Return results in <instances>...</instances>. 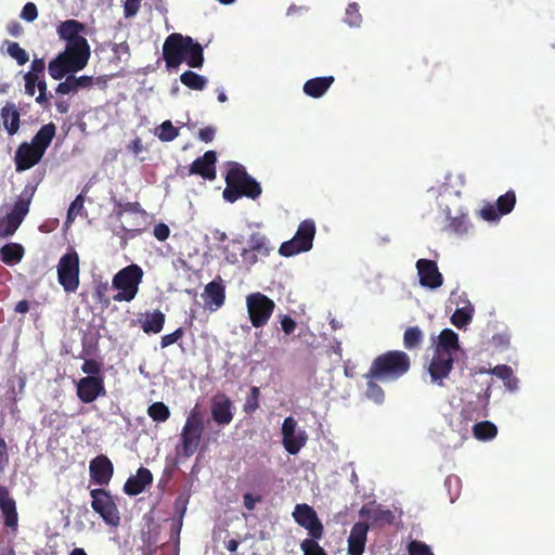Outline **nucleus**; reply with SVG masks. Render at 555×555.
I'll return each mask as SVG.
<instances>
[{
	"mask_svg": "<svg viewBox=\"0 0 555 555\" xmlns=\"http://www.w3.org/2000/svg\"><path fill=\"white\" fill-rule=\"evenodd\" d=\"M315 235V223L311 219L301 221L293 238L283 242L279 254L284 257H292L312 248Z\"/></svg>",
	"mask_w": 555,
	"mask_h": 555,
	"instance_id": "obj_9",
	"label": "nucleus"
},
{
	"mask_svg": "<svg viewBox=\"0 0 555 555\" xmlns=\"http://www.w3.org/2000/svg\"><path fill=\"white\" fill-rule=\"evenodd\" d=\"M409 555H434L430 547L421 541H411L408 545Z\"/></svg>",
	"mask_w": 555,
	"mask_h": 555,
	"instance_id": "obj_51",
	"label": "nucleus"
},
{
	"mask_svg": "<svg viewBox=\"0 0 555 555\" xmlns=\"http://www.w3.org/2000/svg\"><path fill=\"white\" fill-rule=\"evenodd\" d=\"M153 482V475L149 468L140 467L134 476H130L124 485V492L134 496L142 493Z\"/></svg>",
	"mask_w": 555,
	"mask_h": 555,
	"instance_id": "obj_24",
	"label": "nucleus"
},
{
	"mask_svg": "<svg viewBox=\"0 0 555 555\" xmlns=\"http://www.w3.org/2000/svg\"><path fill=\"white\" fill-rule=\"evenodd\" d=\"M259 399L260 389L257 386H253L250 388L248 396L246 397L245 403L243 405V411L246 414H253L254 412H256L260 406Z\"/></svg>",
	"mask_w": 555,
	"mask_h": 555,
	"instance_id": "obj_44",
	"label": "nucleus"
},
{
	"mask_svg": "<svg viewBox=\"0 0 555 555\" xmlns=\"http://www.w3.org/2000/svg\"><path fill=\"white\" fill-rule=\"evenodd\" d=\"M85 205V195L82 193L78 194L76 198L70 203L67 216H66V222L72 223L78 215L81 214L83 210Z\"/></svg>",
	"mask_w": 555,
	"mask_h": 555,
	"instance_id": "obj_47",
	"label": "nucleus"
},
{
	"mask_svg": "<svg viewBox=\"0 0 555 555\" xmlns=\"http://www.w3.org/2000/svg\"><path fill=\"white\" fill-rule=\"evenodd\" d=\"M89 474L93 483L107 486L114 474V465L106 455L100 454L90 461Z\"/></svg>",
	"mask_w": 555,
	"mask_h": 555,
	"instance_id": "obj_15",
	"label": "nucleus"
},
{
	"mask_svg": "<svg viewBox=\"0 0 555 555\" xmlns=\"http://www.w3.org/2000/svg\"><path fill=\"white\" fill-rule=\"evenodd\" d=\"M7 52L18 65H24L29 61L27 51L18 42H9Z\"/></svg>",
	"mask_w": 555,
	"mask_h": 555,
	"instance_id": "obj_45",
	"label": "nucleus"
},
{
	"mask_svg": "<svg viewBox=\"0 0 555 555\" xmlns=\"http://www.w3.org/2000/svg\"><path fill=\"white\" fill-rule=\"evenodd\" d=\"M454 357L453 354H444L441 352H434L433 359L428 365V373L431 382L439 386L443 385V379L449 376L453 369Z\"/></svg>",
	"mask_w": 555,
	"mask_h": 555,
	"instance_id": "obj_16",
	"label": "nucleus"
},
{
	"mask_svg": "<svg viewBox=\"0 0 555 555\" xmlns=\"http://www.w3.org/2000/svg\"><path fill=\"white\" fill-rule=\"evenodd\" d=\"M248 320L255 328H262L271 319L275 302L267 295L255 292L246 296Z\"/></svg>",
	"mask_w": 555,
	"mask_h": 555,
	"instance_id": "obj_10",
	"label": "nucleus"
},
{
	"mask_svg": "<svg viewBox=\"0 0 555 555\" xmlns=\"http://www.w3.org/2000/svg\"><path fill=\"white\" fill-rule=\"evenodd\" d=\"M184 336V330L182 327L177 328L170 334H166L160 339V347L166 348L175 343H178Z\"/></svg>",
	"mask_w": 555,
	"mask_h": 555,
	"instance_id": "obj_52",
	"label": "nucleus"
},
{
	"mask_svg": "<svg viewBox=\"0 0 555 555\" xmlns=\"http://www.w3.org/2000/svg\"><path fill=\"white\" fill-rule=\"evenodd\" d=\"M423 341V332L417 326H410L404 331L403 345L405 349L413 350L418 348Z\"/></svg>",
	"mask_w": 555,
	"mask_h": 555,
	"instance_id": "obj_37",
	"label": "nucleus"
},
{
	"mask_svg": "<svg viewBox=\"0 0 555 555\" xmlns=\"http://www.w3.org/2000/svg\"><path fill=\"white\" fill-rule=\"evenodd\" d=\"M297 422L294 417L288 416L284 420L282 424V436L291 437L292 434L296 433Z\"/></svg>",
	"mask_w": 555,
	"mask_h": 555,
	"instance_id": "obj_63",
	"label": "nucleus"
},
{
	"mask_svg": "<svg viewBox=\"0 0 555 555\" xmlns=\"http://www.w3.org/2000/svg\"><path fill=\"white\" fill-rule=\"evenodd\" d=\"M21 17L26 22H34L38 17V10L35 3L27 2L21 12Z\"/></svg>",
	"mask_w": 555,
	"mask_h": 555,
	"instance_id": "obj_56",
	"label": "nucleus"
},
{
	"mask_svg": "<svg viewBox=\"0 0 555 555\" xmlns=\"http://www.w3.org/2000/svg\"><path fill=\"white\" fill-rule=\"evenodd\" d=\"M108 291H109L108 282L96 283L94 286L93 294H92L93 299L96 302L102 304L107 307L111 304V299L107 296Z\"/></svg>",
	"mask_w": 555,
	"mask_h": 555,
	"instance_id": "obj_48",
	"label": "nucleus"
},
{
	"mask_svg": "<svg viewBox=\"0 0 555 555\" xmlns=\"http://www.w3.org/2000/svg\"><path fill=\"white\" fill-rule=\"evenodd\" d=\"M204 412L193 408L186 416L180 434L181 454L191 457L198 450L204 434Z\"/></svg>",
	"mask_w": 555,
	"mask_h": 555,
	"instance_id": "obj_6",
	"label": "nucleus"
},
{
	"mask_svg": "<svg viewBox=\"0 0 555 555\" xmlns=\"http://www.w3.org/2000/svg\"><path fill=\"white\" fill-rule=\"evenodd\" d=\"M112 51L118 60H121L122 56H126L127 60L130 56V48L127 41L115 43Z\"/></svg>",
	"mask_w": 555,
	"mask_h": 555,
	"instance_id": "obj_61",
	"label": "nucleus"
},
{
	"mask_svg": "<svg viewBox=\"0 0 555 555\" xmlns=\"http://www.w3.org/2000/svg\"><path fill=\"white\" fill-rule=\"evenodd\" d=\"M34 193L35 188H31L29 185L25 186V189L20 194L17 201L14 203V206L11 212H9V215L20 220V222H23L24 218L29 211V205L34 196Z\"/></svg>",
	"mask_w": 555,
	"mask_h": 555,
	"instance_id": "obj_28",
	"label": "nucleus"
},
{
	"mask_svg": "<svg viewBox=\"0 0 555 555\" xmlns=\"http://www.w3.org/2000/svg\"><path fill=\"white\" fill-rule=\"evenodd\" d=\"M163 59L168 69L178 68L182 63L192 68H202L205 62L201 43L179 33H172L166 38L163 44Z\"/></svg>",
	"mask_w": 555,
	"mask_h": 555,
	"instance_id": "obj_2",
	"label": "nucleus"
},
{
	"mask_svg": "<svg viewBox=\"0 0 555 555\" xmlns=\"http://www.w3.org/2000/svg\"><path fill=\"white\" fill-rule=\"evenodd\" d=\"M217 154L215 151H207L203 156L197 157L190 166L189 175H197L206 180L216 179Z\"/></svg>",
	"mask_w": 555,
	"mask_h": 555,
	"instance_id": "obj_21",
	"label": "nucleus"
},
{
	"mask_svg": "<svg viewBox=\"0 0 555 555\" xmlns=\"http://www.w3.org/2000/svg\"><path fill=\"white\" fill-rule=\"evenodd\" d=\"M473 434L478 440H490L496 436L498 428L493 423L482 421L473 426Z\"/></svg>",
	"mask_w": 555,
	"mask_h": 555,
	"instance_id": "obj_36",
	"label": "nucleus"
},
{
	"mask_svg": "<svg viewBox=\"0 0 555 555\" xmlns=\"http://www.w3.org/2000/svg\"><path fill=\"white\" fill-rule=\"evenodd\" d=\"M81 370L83 373L94 376L101 372V365L96 360L88 359L82 363Z\"/></svg>",
	"mask_w": 555,
	"mask_h": 555,
	"instance_id": "obj_59",
	"label": "nucleus"
},
{
	"mask_svg": "<svg viewBox=\"0 0 555 555\" xmlns=\"http://www.w3.org/2000/svg\"><path fill=\"white\" fill-rule=\"evenodd\" d=\"M86 25L77 20H67L57 26L59 37L66 41L65 50L50 61L49 75L61 80L67 74L83 69L90 59V46L82 36Z\"/></svg>",
	"mask_w": 555,
	"mask_h": 555,
	"instance_id": "obj_1",
	"label": "nucleus"
},
{
	"mask_svg": "<svg viewBox=\"0 0 555 555\" xmlns=\"http://www.w3.org/2000/svg\"><path fill=\"white\" fill-rule=\"evenodd\" d=\"M9 461L8 444L5 440L0 437V474L4 472L5 467L9 465Z\"/></svg>",
	"mask_w": 555,
	"mask_h": 555,
	"instance_id": "obj_60",
	"label": "nucleus"
},
{
	"mask_svg": "<svg viewBox=\"0 0 555 555\" xmlns=\"http://www.w3.org/2000/svg\"><path fill=\"white\" fill-rule=\"evenodd\" d=\"M118 210H116V216L120 218L125 212L137 214L141 209V205L138 202H128V203H118Z\"/></svg>",
	"mask_w": 555,
	"mask_h": 555,
	"instance_id": "obj_55",
	"label": "nucleus"
},
{
	"mask_svg": "<svg viewBox=\"0 0 555 555\" xmlns=\"http://www.w3.org/2000/svg\"><path fill=\"white\" fill-rule=\"evenodd\" d=\"M367 379V387L365 390V396L367 399L374 401L377 404H380L385 400V392L383 388L376 383V379Z\"/></svg>",
	"mask_w": 555,
	"mask_h": 555,
	"instance_id": "obj_43",
	"label": "nucleus"
},
{
	"mask_svg": "<svg viewBox=\"0 0 555 555\" xmlns=\"http://www.w3.org/2000/svg\"><path fill=\"white\" fill-rule=\"evenodd\" d=\"M91 507L109 526H117L120 521L118 507L108 491L103 488L92 489Z\"/></svg>",
	"mask_w": 555,
	"mask_h": 555,
	"instance_id": "obj_11",
	"label": "nucleus"
},
{
	"mask_svg": "<svg viewBox=\"0 0 555 555\" xmlns=\"http://www.w3.org/2000/svg\"><path fill=\"white\" fill-rule=\"evenodd\" d=\"M334 82L333 76H324L309 79L304 85V92L314 99L321 98Z\"/></svg>",
	"mask_w": 555,
	"mask_h": 555,
	"instance_id": "obj_27",
	"label": "nucleus"
},
{
	"mask_svg": "<svg viewBox=\"0 0 555 555\" xmlns=\"http://www.w3.org/2000/svg\"><path fill=\"white\" fill-rule=\"evenodd\" d=\"M205 307L210 311H217L225 301V286L221 278L209 282L202 294Z\"/></svg>",
	"mask_w": 555,
	"mask_h": 555,
	"instance_id": "obj_18",
	"label": "nucleus"
},
{
	"mask_svg": "<svg viewBox=\"0 0 555 555\" xmlns=\"http://www.w3.org/2000/svg\"><path fill=\"white\" fill-rule=\"evenodd\" d=\"M0 511L4 518V525L8 528L16 529L18 524V514L16 511V502L10 496L7 487L0 485Z\"/></svg>",
	"mask_w": 555,
	"mask_h": 555,
	"instance_id": "obj_23",
	"label": "nucleus"
},
{
	"mask_svg": "<svg viewBox=\"0 0 555 555\" xmlns=\"http://www.w3.org/2000/svg\"><path fill=\"white\" fill-rule=\"evenodd\" d=\"M147 415L155 422L163 423L170 417V410L164 402H154L147 408Z\"/></svg>",
	"mask_w": 555,
	"mask_h": 555,
	"instance_id": "obj_39",
	"label": "nucleus"
},
{
	"mask_svg": "<svg viewBox=\"0 0 555 555\" xmlns=\"http://www.w3.org/2000/svg\"><path fill=\"white\" fill-rule=\"evenodd\" d=\"M57 282L67 294L76 293L80 284V261L77 251L65 253L56 266Z\"/></svg>",
	"mask_w": 555,
	"mask_h": 555,
	"instance_id": "obj_8",
	"label": "nucleus"
},
{
	"mask_svg": "<svg viewBox=\"0 0 555 555\" xmlns=\"http://www.w3.org/2000/svg\"><path fill=\"white\" fill-rule=\"evenodd\" d=\"M153 235L160 242L166 241L170 235V229L166 223H157L154 227Z\"/></svg>",
	"mask_w": 555,
	"mask_h": 555,
	"instance_id": "obj_62",
	"label": "nucleus"
},
{
	"mask_svg": "<svg viewBox=\"0 0 555 555\" xmlns=\"http://www.w3.org/2000/svg\"><path fill=\"white\" fill-rule=\"evenodd\" d=\"M233 403L223 395H216L211 400V417L220 426H227L233 421Z\"/></svg>",
	"mask_w": 555,
	"mask_h": 555,
	"instance_id": "obj_20",
	"label": "nucleus"
},
{
	"mask_svg": "<svg viewBox=\"0 0 555 555\" xmlns=\"http://www.w3.org/2000/svg\"><path fill=\"white\" fill-rule=\"evenodd\" d=\"M516 205V194L509 190L496 199L495 206L487 204L480 209V216L486 221H496L501 216L509 214Z\"/></svg>",
	"mask_w": 555,
	"mask_h": 555,
	"instance_id": "obj_13",
	"label": "nucleus"
},
{
	"mask_svg": "<svg viewBox=\"0 0 555 555\" xmlns=\"http://www.w3.org/2000/svg\"><path fill=\"white\" fill-rule=\"evenodd\" d=\"M280 323L283 333L287 336L292 335L297 327V322L288 314H281Z\"/></svg>",
	"mask_w": 555,
	"mask_h": 555,
	"instance_id": "obj_53",
	"label": "nucleus"
},
{
	"mask_svg": "<svg viewBox=\"0 0 555 555\" xmlns=\"http://www.w3.org/2000/svg\"><path fill=\"white\" fill-rule=\"evenodd\" d=\"M143 279V270L132 263L119 270L112 280V287L118 292L113 296L114 301L133 300L139 292V285Z\"/></svg>",
	"mask_w": 555,
	"mask_h": 555,
	"instance_id": "obj_7",
	"label": "nucleus"
},
{
	"mask_svg": "<svg viewBox=\"0 0 555 555\" xmlns=\"http://www.w3.org/2000/svg\"><path fill=\"white\" fill-rule=\"evenodd\" d=\"M359 516L362 519L370 521L371 526H385L392 524L395 515L390 509H383L376 502H369L364 504L360 511Z\"/></svg>",
	"mask_w": 555,
	"mask_h": 555,
	"instance_id": "obj_19",
	"label": "nucleus"
},
{
	"mask_svg": "<svg viewBox=\"0 0 555 555\" xmlns=\"http://www.w3.org/2000/svg\"><path fill=\"white\" fill-rule=\"evenodd\" d=\"M361 14L359 13V5L357 3L348 4L346 9V22L350 26H359L361 23Z\"/></svg>",
	"mask_w": 555,
	"mask_h": 555,
	"instance_id": "obj_50",
	"label": "nucleus"
},
{
	"mask_svg": "<svg viewBox=\"0 0 555 555\" xmlns=\"http://www.w3.org/2000/svg\"><path fill=\"white\" fill-rule=\"evenodd\" d=\"M105 392L104 379L101 376H86L77 384V396L83 403H91Z\"/></svg>",
	"mask_w": 555,
	"mask_h": 555,
	"instance_id": "obj_14",
	"label": "nucleus"
},
{
	"mask_svg": "<svg viewBox=\"0 0 555 555\" xmlns=\"http://www.w3.org/2000/svg\"><path fill=\"white\" fill-rule=\"evenodd\" d=\"M369 529L370 525L364 521H358L352 526L347 540L349 555H362L364 553Z\"/></svg>",
	"mask_w": 555,
	"mask_h": 555,
	"instance_id": "obj_22",
	"label": "nucleus"
},
{
	"mask_svg": "<svg viewBox=\"0 0 555 555\" xmlns=\"http://www.w3.org/2000/svg\"><path fill=\"white\" fill-rule=\"evenodd\" d=\"M24 254L25 250L21 244L9 243L0 248V260L8 266H14L21 262Z\"/></svg>",
	"mask_w": 555,
	"mask_h": 555,
	"instance_id": "obj_31",
	"label": "nucleus"
},
{
	"mask_svg": "<svg viewBox=\"0 0 555 555\" xmlns=\"http://www.w3.org/2000/svg\"><path fill=\"white\" fill-rule=\"evenodd\" d=\"M180 81L188 87L189 89L202 91L207 86V78L193 72V70H185L180 75Z\"/></svg>",
	"mask_w": 555,
	"mask_h": 555,
	"instance_id": "obj_34",
	"label": "nucleus"
},
{
	"mask_svg": "<svg viewBox=\"0 0 555 555\" xmlns=\"http://www.w3.org/2000/svg\"><path fill=\"white\" fill-rule=\"evenodd\" d=\"M92 76H80L76 77L72 74H67L64 81L60 82L55 89L59 94L76 93L81 89H90L93 86Z\"/></svg>",
	"mask_w": 555,
	"mask_h": 555,
	"instance_id": "obj_25",
	"label": "nucleus"
},
{
	"mask_svg": "<svg viewBox=\"0 0 555 555\" xmlns=\"http://www.w3.org/2000/svg\"><path fill=\"white\" fill-rule=\"evenodd\" d=\"M294 520L308 531L313 539H322L324 527L319 519L317 512L308 504H297L293 511Z\"/></svg>",
	"mask_w": 555,
	"mask_h": 555,
	"instance_id": "obj_12",
	"label": "nucleus"
},
{
	"mask_svg": "<svg viewBox=\"0 0 555 555\" xmlns=\"http://www.w3.org/2000/svg\"><path fill=\"white\" fill-rule=\"evenodd\" d=\"M141 8V0H126L124 4V15L126 18L137 15Z\"/></svg>",
	"mask_w": 555,
	"mask_h": 555,
	"instance_id": "obj_58",
	"label": "nucleus"
},
{
	"mask_svg": "<svg viewBox=\"0 0 555 555\" xmlns=\"http://www.w3.org/2000/svg\"><path fill=\"white\" fill-rule=\"evenodd\" d=\"M491 374L506 382V386L511 389H514L517 383V379L514 377L513 370L511 366L506 364H500L494 366L491 370Z\"/></svg>",
	"mask_w": 555,
	"mask_h": 555,
	"instance_id": "obj_40",
	"label": "nucleus"
},
{
	"mask_svg": "<svg viewBox=\"0 0 555 555\" xmlns=\"http://www.w3.org/2000/svg\"><path fill=\"white\" fill-rule=\"evenodd\" d=\"M0 117L3 128L9 135H14L18 132L21 126V114L15 103L7 102L0 109Z\"/></svg>",
	"mask_w": 555,
	"mask_h": 555,
	"instance_id": "obj_26",
	"label": "nucleus"
},
{
	"mask_svg": "<svg viewBox=\"0 0 555 555\" xmlns=\"http://www.w3.org/2000/svg\"><path fill=\"white\" fill-rule=\"evenodd\" d=\"M249 250L244 249L242 257L247 259V255L251 253H258L260 256L267 257L270 254L271 248L269 247L268 238L260 233H253L248 240Z\"/></svg>",
	"mask_w": 555,
	"mask_h": 555,
	"instance_id": "obj_32",
	"label": "nucleus"
},
{
	"mask_svg": "<svg viewBox=\"0 0 555 555\" xmlns=\"http://www.w3.org/2000/svg\"><path fill=\"white\" fill-rule=\"evenodd\" d=\"M56 127L53 122L43 125L30 142H22L14 155L15 170L26 171L42 159L47 149L55 137Z\"/></svg>",
	"mask_w": 555,
	"mask_h": 555,
	"instance_id": "obj_3",
	"label": "nucleus"
},
{
	"mask_svg": "<svg viewBox=\"0 0 555 555\" xmlns=\"http://www.w3.org/2000/svg\"><path fill=\"white\" fill-rule=\"evenodd\" d=\"M227 186L222 196L229 203H234L241 197L258 198L262 189L260 184L247 173L245 167L238 163H231L225 176Z\"/></svg>",
	"mask_w": 555,
	"mask_h": 555,
	"instance_id": "obj_5",
	"label": "nucleus"
},
{
	"mask_svg": "<svg viewBox=\"0 0 555 555\" xmlns=\"http://www.w3.org/2000/svg\"><path fill=\"white\" fill-rule=\"evenodd\" d=\"M319 539H305L300 543L304 555H327L325 550L318 543Z\"/></svg>",
	"mask_w": 555,
	"mask_h": 555,
	"instance_id": "obj_46",
	"label": "nucleus"
},
{
	"mask_svg": "<svg viewBox=\"0 0 555 555\" xmlns=\"http://www.w3.org/2000/svg\"><path fill=\"white\" fill-rule=\"evenodd\" d=\"M41 78L35 77L31 73H26L24 75L25 81V93L29 96H34L36 92V88Z\"/></svg>",
	"mask_w": 555,
	"mask_h": 555,
	"instance_id": "obj_54",
	"label": "nucleus"
},
{
	"mask_svg": "<svg viewBox=\"0 0 555 555\" xmlns=\"http://www.w3.org/2000/svg\"><path fill=\"white\" fill-rule=\"evenodd\" d=\"M449 223L444 227V230L449 233L455 234L457 236L466 235L472 227L469 223L468 217L466 215L456 216L451 218L448 215Z\"/></svg>",
	"mask_w": 555,
	"mask_h": 555,
	"instance_id": "obj_33",
	"label": "nucleus"
},
{
	"mask_svg": "<svg viewBox=\"0 0 555 555\" xmlns=\"http://www.w3.org/2000/svg\"><path fill=\"white\" fill-rule=\"evenodd\" d=\"M282 442H283L285 450L289 454L295 455L306 444L307 435L305 431L295 433V434H292L291 437H283Z\"/></svg>",
	"mask_w": 555,
	"mask_h": 555,
	"instance_id": "obj_35",
	"label": "nucleus"
},
{
	"mask_svg": "<svg viewBox=\"0 0 555 555\" xmlns=\"http://www.w3.org/2000/svg\"><path fill=\"white\" fill-rule=\"evenodd\" d=\"M474 308L472 306L459 308L451 317V322L457 328H464L473 320Z\"/></svg>",
	"mask_w": 555,
	"mask_h": 555,
	"instance_id": "obj_38",
	"label": "nucleus"
},
{
	"mask_svg": "<svg viewBox=\"0 0 555 555\" xmlns=\"http://www.w3.org/2000/svg\"><path fill=\"white\" fill-rule=\"evenodd\" d=\"M22 222L11 215L0 218V237L12 236Z\"/></svg>",
	"mask_w": 555,
	"mask_h": 555,
	"instance_id": "obj_41",
	"label": "nucleus"
},
{
	"mask_svg": "<svg viewBox=\"0 0 555 555\" xmlns=\"http://www.w3.org/2000/svg\"><path fill=\"white\" fill-rule=\"evenodd\" d=\"M410 367V357L404 351L390 350L377 356L363 377L393 382L405 375Z\"/></svg>",
	"mask_w": 555,
	"mask_h": 555,
	"instance_id": "obj_4",
	"label": "nucleus"
},
{
	"mask_svg": "<svg viewBox=\"0 0 555 555\" xmlns=\"http://www.w3.org/2000/svg\"><path fill=\"white\" fill-rule=\"evenodd\" d=\"M166 317L160 310L146 313L144 320H141V328L145 334H158L165 325Z\"/></svg>",
	"mask_w": 555,
	"mask_h": 555,
	"instance_id": "obj_30",
	"label": "nucleus"
},
{
	"mask_svg": "<svg viewBox=\"0 0 555 555\" xmlns=\"http://www.w3.org/2000/svg\"><path fill=\"white\" fill-rule=\"evenodd\" d=\"M416 269L422 286L435 289L442 285L443 276L439 272L436 261L418 259L416 262Z\"/></svg>",
	"mask_w": 555,
	"mask_h": 555,
	"instance_id": "obj_17",
	"label": "nucleus"
},
{
	"mask_svg": "<svg viewBox=\"0 0 555 555\" xmlns=\"http://www.w3.org/2000/svg\"><path fill=\"white\" fill-rule=\"evenodd\" d=\"M46 62L43 59L35 57L31 61L30 69L27 73H31L35 77L44 78Z\"/></svg>",
	"mask_w": 555,
	"mask_h": 555,
	"instance_id": "obj_57",
	"label": "nucleus"
},
{
	"mask_svg": "<svg viewBox=\"0 0 555 555\" xmlns=\"http://www.w3.org/2000/svg\"><path fill=\"white\" fill-rule=\"evenodd\" d=\"M216 134V128L211 126L204 127L198 131V139L205 143H209L214 140Z\"/></svg>",
	"mask_w": 555,
	"mask_h": 555,
	"instance_id": "obj_64",
	"label": "nucleus"
},
{
	"mask_svg": "<svg viewBox=\"0 0 555 555\" xmlns=\"http://www.w3.org/2000/svg\"><path fill=\"white\" fill-rule=\"evenodd\" d=\"M39 94L36 98V102L40 104L43 108L49 107L51 94H48V86L44 78H41L38 86Z\"/></svg>",
	"mask_w": 555,
	"mask_h": 555,
	"instance_id": "obj_49",
	"label": "nucleus"
},
{
	"mask_svg": "<svg viewBox=\"0 0 555 555\" xmlns=\"http://www.w3.org/2000/svg\"><path fill=\"white\" fill-rule=\"evenodd\" d=\"M459 350V336L457 334L450 330L444 328L441 331L438 337V344L435 348V351L441 352L444 354H453Z\"/></svg>",
	"mask_w": 555,
	"mask_h": 555,
	"instance_id": "obj_29",
	"label": "nucleus"
},
{
	"mask_svg": "<svg viewBox=\"0 0 555 555\" xmlns=\"http://www.w3.org/2000/svg\"><path fill=\"white\" fill-rule=\"evenodd\" d=\"M156 135L163 142H171L179 135V130L170 120H165L158 127Z\"/></svg>",
	"mask_w": 555,
	"mask_h": 555,
	"instance_id": "obj_42",
	"label": "nucleus"
}]
</instances>
